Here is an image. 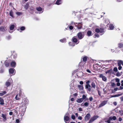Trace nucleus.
<instances>
[{"instance_id": "nucleus-64", "label": "nucleus", "mask_w": 123, "mask_h": 123, "mask_svg": "<svg viewBox=\"0 0 123 123\" xmlns=\"http://www.w3.org/2000/svg\"><path fill=\"white\" fill-rule=\"evenodd\" d=\"M78 119L80 120H81L82 119V118L81 116H80L78 117Z\"/></svg>"}, {"instance_id": "nucleus-54", "label": "nucleus", "mask_w": 123, "mask_h": 123, "mask_svg": "<svg viewBox=\"0 0 123 123\" xmlns=\"http://www.w3.org/2000/svg\"><path fill=\"white\" fill-rule=\"evenodd\" d=\"M89 100L90 101H92L93 100V98L92 97H91L89 98Z\"/></svg>"}, {"instance_id": "nucleus-2", "label": "nucleus", "mask_w": 123, "mask_h": 123, "mask_svg": "<svg viewBox=\"0 0 123 123\" xmlns=\"http://www.w3.org/2000/svg\"><path fill=\"white\" fill-rule=\"evenodd\" d=\"M99 117L98 116H94L92 117L88 123H91Z\"/></svg>"}, {"instance_id": "nucleus-53", "label": "nucleus", "mask_w": 123, "mask_h": 123, "mask_svg": "<svg viewBox=\"0 0 123 123\" xmlns=\"http://www.w3.org/2000/svg\"><path fill=\"white\" fill-rule=\"evenodd\" d=\"M111 86L113 87L116 86V84L114 83H112L111 84Z\"/></svg>"}, {"instance_id": "nucleus-25", "label": "nucleus", "mask_w": 123, "mask_h": 123, "mask_svg": "<svg viewBox=\"0 0 123 123\" xmlns=\"http://www.w3.org/2000/svg\"><path fill=\"white\" fill-rule=\"evenodd\" d=\"M83 101V98H81L78 99L76 100V102L78 103H81Z\"/></svg>"}, {"instance_id": "nucleus-22", "label": "nucleus", "mask_w": 123, "mask_h": 123, "mask_svg": "<svg viewBox=\"0 0 123 123\" xmlns=\"http://www.w3.org/2000/svg\"><path fill=\"white\" fill-rule=\"evenodd\" d=\"M117 118L115 116H114L112 117L111 116L110 117L109 119L111 120H115Z\"/></svg>"}, {"instance_id": "nucleus-8", "label": "nucleus", "mask_w": 123, "mask_h": 123, "mask_svg": "<svg viewBox=\"0 0 123 123\" xmlns=\"http://www.w3.org/2000/svg\"><path fill=\"white\" fill-rule=\"evenodd\" d=\"M99 76L100 78H102V80L103 81H105L106 80L107 78L106 77L104 76L102 74H100Z\"/></svg>"}, {"instance_id": "nucleus-38", "label": "nucleus", "mask_w": 123, "mask_h": 123, "mask_svg": "<svg viewBox=\"0 0 123 123\" xmlns=\"http://www.w3.org/2000/svg\"><path fill=\"white\" fill-rule=\"evenodd\" d=\"M103 90L104 94H105L107 93L108 91L107 90L106 88H104Z\"/></svg>"}, {"instance_id": "nucleus-36", "label": "nucleus", "mask_w": 123, "mask_h": 123, "mask_svg": "<svg viewBox=\"0 0 123 123\" xmlns=\"http://www.w3.org/2000/svg\"><path fill=\"white\" fill-rule=\"evenodd\" d=\"M123 111L122 110H120L119 111L118 113L121 116H122L123 115Z\"/></svg>"}, {"instance_id": "nucleus-4", "label": "nucleus", "mask_w": 123, "mask_h": 123, "mask_svg": "<svg viewBox=\"0 0 123 123\" xmlns=\"http://www.w3.org/2000/svg\"><path fill=\"white\" fill-rule=\"evenodd\" d=\"M93 68L95 70H98L100 68V65L98 64L97 63L93 65Z\"/></svg>"}, {"instance_id": "nucleus-41", "label": "nucleus", "mask_w": 123, "mask_h": 123, "mask_svg": "<svg viewBox=\"0 0 123 123\" xmlns=\"http://www.w3.org/2000/svg\"><path fill=\"white\" fill-rule=\"evenodd\" d=\"M113 71L112 69H110L109 70H108V73H111L110 74H111V73H113Z\"/></svg>"}, {"instance_id": "nucleus-58", "label": "nucleus", "mask_w": 123, "mask_h": 123, "mask_svg": "<svg viewBox=\"0 0 123 123\" xmlns=\"http://www.w3.org/2000/svg\"><path fill=\"white\" fill-rule=\"evenodd\" d=\"M16 122L17 123H19L20 122L19 119H16Z\"/></svg>"}, {"instance_id": "nucleus-32", "label": "nucleus", "mask_w": 123, "mask_h": 123, "mask_svg": "<svg viewBox=\"0 0 123 123\" xmlns=\"http://www.w3.org/2000/svg\"><path fill=\"white\" fill-rule=\"evenodd\" d=\"M14 25H11L10 27V30H13L14 28Z\"/></svg>"}, {"instance_id": "nucleus-28", "label": "nucleus", "mask_w": 123, "mask_h": 123, "mask_svg": "<svg viewBox=\"0 0 123 123\" xmlns=\"http://www.w3.org/2000/svg\"><path fill=\"white\" fill-rule=\"evenodd\" d=\"M7 93L6 91H3L2 92H0V96H2Z\"/></svg>"}, {"instance_id": "nucleus-59", "label": "nucleus", "mask_w": 123, "mask_h": 123, "mask_svg": "<svg viewBox=\"0 0 123 123\" xmlns=\"http://www.w3.org/2000/svg\"><path fill=\"white\" fill-rule=\"evenodd\" d=\"M123 89V87L121 86H120L119 87V88H118V90H122Z\"/></svg>"}, {"instance_id": "nucleus-20", "label": "nucleus", "mask_w": 123, "mask_h": 123, "mask_svg": "<svg viewBox=\"0 0 123 123\" xmlns=\"http://www.w3.org/2000/svg\"><path fill=\"white\" fill-rule=\"evenodd\" d=\"M0 104L1 105H3L4 104V99L1 97H0Z\"/></svg>"}, {"instance_id": "nucleus-18", "label": "nucleus", "mask_w": 123, "mask_h": 123, "mask_svg": "<svg viewBox=\"0 0 123 123\" xmlns=\"http://www.w3.org/2000/svg\"><path fill=\"white\" fill-rule=\"evenodd\" d=\"M87 36L89 37L92 36L93 35L92 31L90 30H89L87 31Z\"/></svg>"}, {"instance_id": "nucleus-24", "label": "nucleus", "mask_w": 123, "mask_h": 123, "mask_svg": "<svg viewBox=\"0 0 123 123\" xmlns=\"http://www.w3.org/2000/svg\"><path fill=\"white\" fill-rule=\"evenodd\" d=\"M77 24V27L78 29H80L82 28V24Z\"/></svg>"}, {"instance_id": "nucleus-35", "label": "nucleus", "mask_w": 123, "mask_h": 123, "mask_svg": "<svg viewBox=\"0 0 123 123\" xmlns=\"http://www.w3.org/2000/svg\"><path fill=\"white\" fill-rule=\"evenodd\" d=\"M118 47L120 48L123 47V44L121 43H119L118 44Z\"/></svg>"}, {"instance_id": "nucleus-57", "label": "nucleus", "mask_w": 123, "mask_h": 123, "mask_svg": "<svg viewBox=\"0 0 123 123\" xmlns=\"http://www.w3.org/2000/svg\"><path fill=\"white\" fill-rule=\"evenodd\" d=\"M116 81V82H118L120 81L119 79L118 78L116 79H115Z\"/></svg>"}, {"instance_id": "nucleus-16", "label": "nucleus", "mask_w": 123, "mask_h": 123, "mask_svg": "<svg viewBox=\"0 0 123 123\" xmlns=\"http://www.w3.org/2000/svg\"><path fill=\"white\" fill-rule=\"evenodd\" d=\"M14 70H15L14 69H13L12 68H10L9 69V73L12 74H14L15 73H14Z\"/></svg>"}, {"instance_id": "nucleus-26", "label": "nucleus", "mask_w": 123, "mask_h": 123, "mask_svg": "<svg viewBox=\"0 0 123 123\" xmlns=\"http://www.w3.org/2000/svg\"><path fill=\"white\" fill-rule=\"evenodd\" d=\"M78 87L80 90H83L84 87L83 85H78Z\"/></svg>"}, {"instance_id": "nucleus-44", "label": "nucleus", "mask_w": 123, "mask_h": 123, "mask_svg": "<svg viewBox=\"0 0 123 123\" xmlns=\"http://www.w3.org/2000/svg\"><path fill=\"white\" fill-rule=\"evenodd\" d=\"M116 76H117V77L120 76L121 75L120 73L119 72H117L116 73Z\"/></svg>"}, {"instance_id": "nucleus-15", "label": "nucleus", "mask_w": 123, "mask_h": 123, "mask_svg": "<svg viewBox=\"0 0 123 123\" xmlns=\"http://www.w3.org/2000/svg\"><path fill=\"white\" fill-rule=\"evenodd\" d=\"M103 30L101 29H99L98 28H96L95 29V32L97 33H98L99 32L101 33H102L103 31Z\"/></svg>"}, {"instance_id": "nucleus-3", "label": "nucleus", "mask_w": 123, "mask_h": 123, "mask_svg": "<svg viewBox=\"0 0 123 123\" xmlns=\"http://www.w3.org/2000/svg\"><path fill=\"white\" fill-rule=\"evenodd\" d=\"M77 36L79 39H81L84 36V35L83 33H82V32H80L77 34Z\"/></svg>"}, {"instance_id": "nucleus-34", "label": "nucleus", "mask_w": 123, "mask_h": 123, "mask_svg": "<svg viewBox=\"0 0 123 123\" xmlns=\"http://www.w3.org/2000/svg\"><path fill=\"white\" fill-rule=\"evenodd\" d=\"M9 14L12 17H13V12L12 10H11Z\"/></svg>"}, {"instance_id": "nucleus-30", "label": "nucleus", "mask_w": 123, "mask_h": 123, "mask_svg": "<svg viewBox=\"0 0 123 123\" xmlns=\"http://www.w3.org/2000/svg\"><path fill=\"white\" fill-rule=\"evenodd\" d=\"M118 90V87L115 88L113 90H112V93H114L115 91Z\"/></svg>"}, {"instance_id": "nucleus-39", "label": "nucleus", "mask_w": 123, "mask_h": 123, "mask_svg": "<svg viewBox=\"0 0 123 123\" xmlns=\"http://www.w3.org/2000/svg\"><path fill=\"white\" fill-rule=\"evenodd\" d=\"M69 45L70 46H72L73 47L75 46V44L74 43H72L71 42H70L69 43Z\"/></svg>"}, {"instance_id": "nucleus-14", "label": "nucleus", "mask_w": 123, "mask_h": 123, "mask_svg": "<svg viewBox=\"0 0 123 123\" xmlns=\"http://www.w3.org/2000/svg\"><path fill=\"white\" fill-rule=\"evenodd\" d=\"M10 63L9 60H6L4 64L6 67H8L10 65Z\"/></svg>"}, {"instance_id": "nucleus-37", "label": "nucleus", "mask_w": 123, "mask_h": 123, "mask_svg": "<svg viewBox=\"0 0 123 123\" xmlns=\"http://www.w3.org/2000/svg\"><path fill=\"white\" fill-rule=\"evenodd\" d=\"M122 94H117L113 96H112V97H118L119 96H121Z\"/></svg>"}, {"instance_id": "nucleus-48", "label": "nucleus", "mask_w": 123, "mask_h": 123, "mask_svg": "<svg viewBox=\"0 0 123 123\" xmlns=\"http://www.w3.org/2000/svg\"><path fill=\"white\" fill-rule=\"evenodd\" d=\"M16 14L18 15H22V13L21 12H16Z\"/></svg>"}, {"instance_id": "nucleus-51", "label": "nucleus", "mask_w": 123, "mask_h": 123, "mask_svg": "<svg viewBox=\"0 0 123 123\" xmlns=\"http://www.w3.org/2000/svg\"><path fill=\"white\" fill-rule=\"evenodd\" d=\"M97 91L98 92V94L100 96H101V92L100 91H99L98 90H97Z\"/></svg>"}, {"instance_id": "nucleus-56", "label": "nucleus", "mask_w": 123, "mask_h": 123, "mask_svg": "<svg viewBox=\"0 0 123 123\" xmlns=\"http://www.w3.org/2000/svg\"><path fill=\"white\" fill-rule=\"evenodd\" d=\"M69 29L71 30H72L73 29V27L72 25H70L69 26Z\"/></svg>"}, {"instance_id": "nucleus-6", "label": "nucleus", "mask_w": 123, "mask_h": 123, "mask_svg": "<svg viewBox=\"0 0 123 123\" xmlns=\"http://www.w3.org/2000/svg\"><path fill=\"white\" fill-rule=\"evenodd\" d=\"M107 103V101H104L102 102L99 105L98 108H99L103 106L106 104Z\"/></svg>"}, {"instance_id": "nucleus-10", "label": "nucleus", "mask_w": 123, "mask_h": 123, "mask_svg": "<svg viewBox=\"0 0 123 123\" xmlns=\"http://www.w3.org/2000/svg\"><path fill=\"white\" fill-rule=\"evenodd\" d=\"M1 117L3 118V121H5L7 120V118L6 117V114H4L2 113L1 114Z\"/></svg>"}, {"instance_id": "nucleus-49", "label": "nucleus", "mask_w": 123, "mask_h": 123, "mask_svg": "<svg viewBox=\"0 0 123 123\" xmlns=\"http://www.w3.org/2000/svg\"><path fill=\"white\" fill-rule=\"evenodd\" d=\"M94 36H95V38H96V37H99V34L97 33L95 34L94 35Z\"/></svg>"}, {"instance_id": "nucleus-11", "label": "nucleus", "mask_w": 123, "mask_h": 123, "mask_svg": "<svg viewBox=\"0 0 123 123\" xmlns=\"http://www.w3.org/2000/svg\"><path fill=\"white\" fill-rule=\"evenodd\" d=\"M25 29V26H21L20 27H19L17 29V30L18 31H19L20 30L21 31H20V32H21V31H23Z\"/></svg>"}, {"instance_id": "nucleus-52", "label": "nucleus", "mask_w": 123, "mask_h": 123, "mask_svg": "<svg viewBox=\"0 0 123 123\" xmlns=\"http://www.w3.org/2000/svg\"><path fill=\"white\" fill-rule=\"evenodd\" d=\"M71 118L73 120H74L75 119V117L74 115H72L71 116Z\"/></svg>"}, {"instance_id": "nucleus-21", "label": "nucleus", "mask_w": 123, "mask_h": 123, "mask_svg": "<svg viewBox=\"0 0 123 123\" xmlns=\"http://www.w3.org/2000/svg\"><path fill=\"white\" fill-rule=\"evenodd\" d=\"M64 119L65 121L66 122V121H67L69 120V118L68 116H65Z\"/></svg>"}, {"instance_id": "nucleus-50", "label": "nucleus", "mask_w": 123, "mask_h": 123, "mask_svg": "<svg viewBox=\"0 0 123 123\" xmlns=\"http://www.w3.org/2000/svg\"><path fill=\"white\" fill-rule=\"evenodd\" d=\"M86 96L85 95H83L82 96V98H83V100L85 99L86 98Z\"/></svg>"}, {"instance_id": "nucleus-9", "label": "nucleus", "mask_w": 123, "mask_h": 123, "mask_svg": "<svg viewBox=\"0 0 123 123\" xmlns=\"http://www.w3.org/2000/svg\"><path fill=\"white\" fill-rule=\"evenodd\" d=\"M7 30L6 27L5 26H1L0 27V31H5Z\"/></svg>"}, {"instance_id": "nucleus-29", "label": "nucleus", "mask_w": 123, "mask_h": 123, "mask_svg": "<svg viewBox=\"0 0 123 123\" xmlns=\"http://www.w3.org/2000/svg\"><path fill=\"white\" fill-rule=\"evenodd\" d=\"M62 3V1L61 0H57L56 2V4L57 5H59Z\"/></svg>"}, {"instance_id": "nucleus-27", "label": "nucleus", "mask_w": 123, "mask_h": 123, "mask_svg": "<svg viewBox=\"0 0 123 123\" xmlns=\"http://www.w3.org/2000/svg\"><path fill=\"white\" fill-rule=\"evenodd\" d=\"M123 63V61H122L119 60L118 61L117 63L118 66H121V64L122 65Z\"/></svg>"}, {"instance_id": "nucleus-42", "label": "nucleus", "mask_w": 123, "mask_h": 123, "mask_svg": "<svg viewBox=\"0 0 123 123\" xmlns=\"http://www.w3.org/2000/svg\"><path fill=\"white\" fill-rule=\"evenodd\" d=\"M89 103H88L87 102H86L84 103V105L86 106H88Z\"/></svg>"}, {"instance_id": "nucleus-40", "label": "nucleus", "mask_w": 123, "mask_h": 123, "mask_svg": "<svg viewBox=\"0 0 123 123\" xmlns=\"http://www.w3.org/2000/svg\"><path fill=\"white\" fill-rule=\"evenodd\" d=\"M18 94H17L15 97V99L16 100H18L20 99V98H19V97H18Z\"/></svg>"}, {"instance_id": "nucleus-45", "label": "nucleus", "mask_w": 123, "mask_h": 123, "mask_svg": "<svg viewBox=\"0 0 123 123\" xmlns=\"http://www.w3.org/2000/svg\"><path fill=\"white\" fill-rule=\"evenodd\" d=\"M113 70L115 72H117L118 71L117 68V67H115L114 68Z\"/></svg>"}, {"instance_id": "nucleus-13", "label": "nucleus", "mask_w": 123, "mask_h": 123, "mask_svg": "<svg viewBox=\"0 0 123 123\" xmlns=\"http://www.w3.org/2000/svg\"><path fill=\"white\" fill-rule=\"evenodd\" d=\"M91 88L95 89L96 87V85L95 83L94 82H92L91 84Z\"/></svg>"}, {"instance_id": "nucleus-55", "label": "nucleus", "mask_w": 123, "mask_h": 123, "mask_svg": "<svg viewBox=\"0 0 123 123\" xmlns=\"http://www.w3.org/2000/svg\"><path fill=\"white\" fill-rule=\"evenodd\" d=\"M65 41L64 39H62L60 40V42L62 43H63Z\"/></svg>"}, {"instance_id": "nucleus-61", "label": "nucleus", "mask_w": 123, "mask_h": 123, "mask_svg": "<svg viewBox=\"0 0 123 123\" xmlns=\"http://www.w3.org/2000/svg\"><path fill=\"white\" fill-rule=\"evenodd\" d=\"M83 82L82 81H80V84L81 85H83Z\"/></svg>"}, {"instance_id": "nucleus-62", "label": "nucleus", "mask_w": 123, "mask_h": 123, "mask_svg": "<svg viewBox=\"0 0 123 123\" xmlns=\"http://www.w3.org/2000/svg\"><path fill=\"white\" fill-rule=\"evenodd\" d=\"M117 86H119L120 85V83L119 82H117Z\"/></svg>"}, {"instance_id": "nucleus-47", "label": "nucleus", "mask_w": 123, "mask_h": 123, "mask_svg": "<svg viewBox=\"0 0 123 123\" xmlns=\"http://www.w3.org/2000/svg\"><path fill=\"white\" fill-rule=\"evenodd\" d=\"M22 91L21 90H20L19 91V97H21L22 95Z\"/></svg>"}, {"instance_id": "nucleus-33", "label": "nucleus", "mask_w": 123, "mask_h": 123, "mask_svg": "<svg viewBox=\"0 0 123 123\" xmlns=\"http://www.w3.org/2000/svg\"><path fill=\"white\" fill-rule=\"evenodd\" d=\"M29 7V4L27 3L25 5V6L24 7L26 9H27Z\"/></svg>"}, {"instance_id": "nucleus-60", "label": "nucleus", "mask_w": 123, "mask_h": 123, "mask_svg": "<svg viewBox=\"0 0 123 123\" xmlns=\"http://www.w3.org/2000/svg\"><path fill=\"white\" fill-rule=\"evenodd\" d=\"M119 66L118 67V69L119 70H121L122 68V67L121 66Z\"/></svg>"}, {"instance_id": "nucleus-1", "label": "nucleus", "mask_w": 123, "mask_h": 123, "mask_svg": "<svg viewBox=\"0 0 123 123\" xmlns=\"http://www.w3.org/2000/svg\"><path fill=\"white\" fill-rule=\"evenodd\" d=\"M86 84L85 86V88L87 89V91L89 92H90L91 91V86L90 85V81L89 80H87L86 82ZM93 91L92 89V92Z\"/></svg>"}, {"instance_id": "nucleus-7", "label": "nucleus", "mask_w": 123, "mask_h": 123, "mask_svg": "<svg viewBox=\"0 0 123 123\" xmlns=\"http://www.w3.org/2000/svg\"><path fill=\"white\" fill-rule=\"evenodd\" d=\"M91 117L90 114L89 113L87 114L84 117V120L85 121H87Z\"/></svg>"}, {"instance_id": "nucleus-19", "label": "nucleus", "mask_w": 123, "mask_h": 123, "mask_svg": "<svg viewBox=\"0 0 123 123\" xmlns=\"http://www.w3.org/2000/svg\"><path fill=\"white\" fill-rule=\"evenodd\" d=\"M87 60V57L86 56H84L83 58L82 61H81L82 62H83L85 63H86Z\"/></svg>"}, {"instance_id": "nucleus-31", "label": "nucleus", "mask_w": 123, "mask_h": 123, "mask_svg": "<svg viewBox=\"0 0 123 123\" xmlns=\"http://www.w3.org/2000/svg\"><path fill=\"white\" fill-rule=\"evenodd\" d=\"M12 56H13L14 59H16L17 57V55L15 53H13L12 55Z\"/></svg>"}, {"instance_id": "nucleus-63", "label": "nucleus", "mask_w": 123, "mask_h": 123, "mask_svg": "<svg viewBox=\"0 0 123 123\" xmlns=\"http://www.w3.org/2000/svg\"><path fill=\"white\" fill-rule=\"evenodd\" d=\"M13 113L11 111L9 112V114L10 115H12L13 114Z\"/></svg>"}, {"instance_id": "nucleus-43", "label": "nucleus", "mask_w": 123, "mask_h": 123, "mask_svg": "<svg viewBox=\"0 0 123 123\" xmlns=\"http://www.w3.org/2000/svg\"><path fill=\"white\" fill-rule=\"evenodd\" d=\"M37 10L38 11H40L42 10V8L41 7H39L37 8Z\"/></svg>"}, {"instance_id": "nucleus-5", "label": "nucleus", "mask_w": 123, "mask_h": 123, "mask_svg": "<svg viewBox=\"0 0 123 123\" xmlns=\"http://www.w3.org/2000/svg\"><path fill=\"white\" fill-rule=\"evenodd\" d=\"M76 37L74 36L73 37L72 39V41L76 43V44H77L79 43L80 41L78 40L76 38Z\"/></svg>"}, {"instance_id": "nucleus-12", "label": "nucleus", "mask_w": 123, "mask_h": 123, "mask_svg": "<svg viewBox=\"0 0 123 123\" xmlns=\"http://www.w3.org/2000/svg\"><path fill=\"white\" fill-rule=\"evenodd\" d=\"M12 67H15L16 65V63L14 61H12L10 63Z\"/></svg>"}, {"instance_id": "nucleus-46", "label": "nucleus", "mask_w": 123, "mask_h": 123, "mask_svg": "<svg viewBox=\"0 0 123 123\" xmlns=\"http://www.w3.org/2000/svg\"><path fill=\"white\" fill-rule=\"evenodd\" d=\"M105 67H107V66H105V65H102V68L104 69V70H105L106 69H107V68Z\"/></svg>"}, {"instance_id": "nucleus-17", "label": "nucleus", "mask_w": 123, "mask_h": 123, "mask_svg": "<svg viewBox=\"0 0 123 123\" xmlns=\"http://www.w3.org/2000/svg\"><path fill=\"white\" fill-rule=\"evenodd\" d=\"M5 85L7 87L11 85V83L9 82V80H7L5 83Z\"/></svg>"}, {"instance_id": "nucleus-23", "label": "nucleus", "mask_w": 123, "mask_h": 123, "mask_svg": "<svg viewBox=\"0 0 123 123\" xmlns=\"http://www.w3.org/2000/svg\"><path fill=\"white\" fill-rule=\"evenodd\" d=\"M109 29H109L111 30H112L114 28V26L112 24H111L109 26Z\"/></svg>"}]
</instances>
